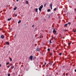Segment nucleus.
<instances>
[{"label": "nucleus", "mask_w": 76, "mask_h": 76, "mask_svg": "<svg viewBox=\"0 0 76 76\" xmlns=\"http://www.w3.org/2000/svg\"><path fill=\"white\" fill-rule=\"evenodd\" d=\"M1 38H2V39H3L4 38V35H2L1 36Z\"/></svg>", "instance_id": "4"}, {"label": "nucleus", "mask_w": 76, "mask_h": 76, "mask_svg": "<svg viewBox=\"0 0 76 76\" xmlns=\"http://www.w3.org/2000/svg\"><path fill=\"white\" fill-rule=\"evenodd\" d=\"M28 1H26V4H28Z\"/></svg>", "instance_id": "20"}, {"label": "nucleus", "mask_w": 76, "mask_h": 76, "mask_svg": "<svg viewBox=\"0 0 76 76\" xmlns=\"http://www.w3.org/2000/svg\"><path fill=\"white\" fill-rule=\"evenodd\" d=\"M67 25H68V24H66L65 25V26H67Z\"/></svg>", "instance_id": "17"}, {"label": "nucleus", "mask_w": 76, "mask_h": 76, "mask_svg": "<svg viewBox=\"0 0 76 76\" xmlns=\"http://www.w3.org/2000/svg\"><path fill=\"white\" fill-rule=\"evenodd\" d=\"M17 9V7H15V8H14L13 10H16Z\"/></svg>", "instance_id": "7"}, {"label": "nucleus", "mask_w": 76, "mask_h": 76, "mask_svg": "<svg viewBox=\"0 0 76 76\" xmlns=\"http://www.w3.org/2000/svg\"><path fill=\"white\" fill-rule=\"evenodd\" d=\"M49 42L50 44L52 43V42H51V40H50Z\"/></svg>", "instance_id": "21"}, {"label": "nucleus", "mask_w": 76, "mask_h": 76, "mask_svg": "<svg viewBox=\"0 0 76 76\" xmlns=\"http://www.w3.org/2000/svg\"><path fill=\"white\" fill-rule=\"evenodd\" d=\"M68 24H69V25H70V24H71V23L70 22H69L68 23Z\"/></svg>", "instance_id": "25"}, {"label": "nucleus", "mask_w": 76, "mask_h": 76, "mask_svg": "<svg viewBox=\"0 0 76 76\" xmlns=\"http://www.w3.org/2000/svg\"><path fill=\"white\" fill-rule=\"evenodd\" d=\"M17 15H17V14H15V17H16V16H17Z\"/></svg>", "instance_id": "29"}, {"label": "nucleus", "mask_w": 76, "mask_h": 76, "mask_svg": "<svg viewBox=\"0 0 76 76\" xmlns=\"http://www.w3.org/2000/svg\"><path fill=\"white\" fill-rule=\"evenodd\" d=\"M64 45H66L65 44H64Z\"/></svg>", "instance_id": "39"}, {"label": "nucleus", "mask_w": 76, "mask_h": 76, "mask_svg": "<svg viewBox=\"0 0 76 76\" xmlns=\"http://www.w3.org/2000/svg\"><path fill=\"white\" fill-rule=\"evenodd\" d=\"M30 59H31V61H32V60H33V56H31L30 57Z\"/></svg>", "instance_id": "3"}, {"label": "nucleus", "mask_w": 76, "mask_h": 76, "mask_svg": "<svg viewBox=\"0 0 76 76\" xmlns=\"http://www.w3.org/2000/svg\"><path fill=\"white\" fill-rule=\"evenodd\" d=\"M6 44H7V45H9V42H6Z\"/></svg>", "instance_id": "13"}, {"label": "nucleus", "mask_w": 76, "mask_h": 76, "mask_svg": "<svg viewBox=\"0 0 76 76\" xmlns=\"http://www.w3.org/2000/svg\"><path fill=\"white\" fill-rule=\"evenodd\" d=\"M10 76V74H8V76Z\"/></svg>", "instance_id": "26"}, {"label": "nucleus", "mask_w": 76, "mask_h": 76, "mask_svg": "<svg viewBox=\"0 0 76 76\" xmlns=\"http://www.w3.org/2000/svg\"><path fill=\"white\" fill-rule=\"evenodd\" d=\"M46 6H47V4L45 3L44 5V7H45Z\"/></svg>", "instance_id": "11"}, {"label": "nucleus", "mask_w": 76, "mask_h": 76, "mask_svg": "<svg viewBox=\"0 0 76 76\" xmlns=\"http://www.w3.org/2000/svg\"><path fill=\"white\" fill-rule=\"evenodd\" d=\"M74 10H75V12H76V9H74Z\"/></svg>", "instance_id": "35"}, {"label": "nucleus", "mask_w": 76, "mask_h": 76, "mask_svg": "<svg viewBox=\"0 0 76 76\" xmlns=\"http://www.w3.org/2000/svg\"><path fill=\"white\" fill-rule=\"evenodd\" d=\"M14 68V66H12L11 67V69H13Z\"/></svg>", "instance_id": "8"}, {"label": "nucleus", "mask_w": 76, "mask_h": 76, "mask_svg": "<svg viewBox=\"0 0 76 76\" xmlns=\"http://www.w3.org/2000/svg\"><path fill=\"white\" fill-rule=\"evenodd\" d=\"M63 39H64V37H62Z\"/></svg>", "instance_id": "41"}, {"label": "nucleus", "mask_w": 76, "mask_h": 76, "mask_svg": "<svg viewBox=\"0 0 76 76\" xmlns=\"http://www.w3.org/2000/svg\"><path fill=\"white\" fill-rule=\"evenodd\" d=\"M50 56H52V53H50Z\"/></svg>", "instance_id": "32"}, {"label": "nucleus", "mask_w": 76, "mask_h": 76, "mask_svg": "<svg viewBox=\"0 0 76 76\" xmlns=\"http://www.w3.org/2000/svg\"><path fill=\"white\" fill-rule=\"evenodd\" d=\"M10 61H12V58H10Z\"/></svg>", "instance_id": "19"}, {"label": "nucleus", "mask_w": 76, "mask_h": 76, "mask_svg": "<svg viewBox=\"0 0 76 76\" xmlns=\"http://www.w3.org/2000/svg\"><path fill=\"white\" fill-rule=\"evenodd\" d=\"M63 31H64V32H66V31H67V30H63Z\"/></svg>", "instance_id": "24"}, {"label": "nucleus", "mask_w": 76, "mask_h": 76, "mask_svg": "<svg viewBox=\"0 0 76 76\" xmlns=\"http://www.w3.org/2000/svg\"><path fill=\"white\" fill-rule=\"evenodd\" d=\"M10 64V63L9 62H7V64H6V65H8V64Z\"/></svg>", "instance_id": "22"}, {"label": "nucleus", "mask_w": 76, "mask_h": 76, "mask_svg": "<svg viewBox=\"0 0 76 76\" xmlns=\"http://www.w3.org/2000/svg\"><path fill=\"white\" fill-rule=\"evenodd\" d=\"M69 48H70V46H68Z\"/></svg>", "instance_id": "34"}, {"label": "nucleus", "mask_w": 76, "mask_h": 76, "mask_svg": "<svg viewBox=\"0 0 76 76\" xmlns=\"http://www.w3.org/2000/svg\"><path fill=\"white\" fill-rule=\"evenodd\" d=\"M50 8L51 10H52V7H50Z\"/></svg>", "instance_id": "31"}, {"label": "nucleus", "mask_w": 76, "mask_h": 76, "mask_svg": "<svg viewBox=\"0 0 76 76\" xmlns=\"http://www.w3.org/2000/svg\"><path fill=\"white\" fill-rule=\"evenodd\" d=\"M76 32V30L74 31V32Z\"/></svg>", "instance_id": "33"}, {"label": "nucleus", "mask_w": 76, "mask_h": 76, "mask_svg": "<svg viewBox=\"0 0 76 76\" xmlns=\"http://www.w3.org/2000/svg\"><path fill=\"white\" fill-rule=\"evenodd\" d=\"M12 18H9L7 20L8 21H10V20H12Z\"/></svg>", "instance_id": "6"}, {"label": "nucleus", "mask_w": 76, "mask_h": 76, "mask_svg": "<svg viewBox=\"0 0 76 76\" xmlns=\"http://www.w3.org/2000/svg\"><path fill=\"white\" fill-rule=\"evenodd\" d=\"M10 67V65H8V68H9Z\"/></svg>", "instance_id": "30"}, {"label": "nucleus", "mask_w": 76, "mask_h": 76, "mask_svg": "<svg viewBox=\"0 0 76 76\" xmlns=\"http://www.w3.org/2000/svg\"><path fill=\"white\" fill-rule=\"evenodd\" d=\"M42 7H43V5H42L39 8V10L40 12L41 11V10H42Z\"/></svg>", "instance_id": "1"}, {"label": "nucleus", "mask_w": 76, "mask_h": 76, "mask_svg": "<svg viewBox=\"0 0 76 76\" xmlns=\"http://www.w3.org/2000/svg\"><path fill=\"white\" fill-rule=\"evenodd\" d=\"M50 7H52V3H51L50 4Z\"/></svg>", "instance_id": "15"}, {"label": "nucleus", "mask_w": 76, "mask_h": 76, "mask_svg": "<svg viewBox=\"0 0 76 76\" xmlns=\"http://www.w3.org/2000/svg\"><path fill=\"white\" fill-rule=\"evenodd\" d=\"M57 10V8H55L54 9V11H56V10Z\"/></svg>", "instance_id": "9"}, {"label": "nucleus", "mask_w": 76, "mask_h": 76, "mask_svg": "<svg viewBox=\"0 0 76 76\" xmlns=\"http://www.w3.org/2000/svg\"><path fill=\"white\" fill-rule=\"evenodd\" d=\"M48 12H50V9H48Z\"/></svg>", "instance_id": "23"}, {"label": "nucleus", "mask_w": 76, "mask_h": 76, "mask_svg": "<svg viewBox=\"0 0 76 76\" xmlns=\"http://www.w3.org/2000/svg\"><path fill=\"white\" fill-rule=\"evenodd\" d=\"M37 28H35V31H37Z\"/></svg>", "instance_id": "28"}, {"label": "nucleus", "mask_w": 76, "mask_h": 76, "mask_svg": "<svg viewBox=\"0 0 76 76\" xmlns=\"http://www.w3.org/2000/svg\"><path fill=\"white\" fill-rule=\"evenodd\" d=\"M21 22V21L20 20L18 22V23H20Z\"/></svg>", "instance_id": "14"}, {"label": "nucleus", "mask_w": 76, "mask_h": 76, "mask_svg": "<svg viewBox=\"0 0 76 76\" xmlns=\"http://www.w3.org/2000/svg\"><path fill=\"white\" fill-rule=\"evenodd\" d=\"M53 33H56L57 32V31H56V29L55 28L53 29Z\"/></svg>", "instance_id": "2"}, {"label": "nucleus", "mask_w": 76, "mask_h": 76, "mask_svg": "<svg viewBox=\"0 0 76 76\" xmlns=\"http://www.w3.org/2000/svg\"><path fill=\"white\" fill-rule=\"evenodd\" d=\"M45 64H47V63H46V62H45V64L43 65V66L44 67H45Z\"/></svg>", "instance_id": "10"}, {"label": "nucleus", "mask_w": 76, "mask_h": 76, "mask_svg": "<svg viewBox=\"0 0 76 76\" xmlns=\"http://www.w3.org/2000/svg\"><path fill=\"white\" fill-rule=\"evenodd\" d=\"M1 64H0V67H1Z\"/></svg>", "instance_id": "37"}, {"label": "nucleus", "mask_w": 76, "mask_h": 76, "mask_svg": "<svg viewBox=\"0 0 76 76\" xmlns=\"http://www.w3.org/2000/svg\"><path fill=\"white\" fill-rule=\"evenodd\" d=\"M75 72H76V69H75Z\"/></svg>", "instance_id": "38"}, {"label": "nucleus", "mask_w": 76, "mask_h": 76, "mask_svg": "<svg viewBox=\"0 0 76 76\" xmlns=\"http://www.w3.org/2000/svg\"><path fill=\"white\" fill-rule=\"evenodd\" d=\"M16 1H19V0H16Z\"/></svg>", "instance_id": "40"}, {"label": "nucleus", "mask_w": 76, "mask_h": 76, "mask_svg": "<svg viewBox=\"0 0 76 76\" xmlns=\"http://www.w3.org/2000/svg\"><path fill=\"white\" fill-rule=\"evenodd\" d=\"M71 44V43L70 42H69L68 43V44L69 46Z\"/></svg>", "instance_id": "16"}, {"label": "nucleus", "mask_w": 76, "mask_h": 76, "mask_svg": "<svg viewBox=\"0 0 76 76\" xmlns=\"http://www.w3.org/2000/svg\"><path fill=\"white\" fill-rule=\"evenodd\" d=\"M34 25H33L32 26V27H34Z\"/></svg>", "instance_id": "36"}, {"label": "nucleus", "mask_w": 76, "mask_h": 76, "mask_svg": "<svg viewBox=\"0 0 76 76\" xmlns=\"http://www.w3.org/2000/svg\"><path fill=\"white\" fill-rule=\"evenodd\" d=\"M61 54H62V53H59V56H61Z\"/></svg>", "instance_id": "27"}, {"label": "nucleus", "mask_w": 76, "mask_h": 76, "mask_svg": "<svg viewBox=\"0 0 76 76\" xmlns=\"http://www.w3.org/2000/svg\"><path fill=\"white\" fill-rule=\"evenodd\" d=\"M40 48H37V51H40Z\"/></svg>", "instance_id": "5"}, {"label": "nucleus", "mask_w": 76, "mask_h": 76, "mask_svg": "<svg viewBox=\"0 0 76 76\" xmlns=\"http://www.w3.org/2000/svg\"><path fill=\"white\" fill-rule=\"evenodd\" d=\"M40 38H41V37H40Z\"/></svg>", "instance_id": "42"}, {"label": "nucleus", "mask_w": 76, "mask_h": 76, "mask_svg": "<svg viewBox=\"0 0 76 76\" xmlns=\"http://www.w3.org/2000/svg\"><path fill=\"white\" fill-rule=\"evenodd\" d=\"M38 11V8L36 9V12H37Z\"/></svg>", "instance_id": "12"}, {"label": "nucleus", "mask_w": 76, "mask_h": 76, "mask_svg": "<svg viewBox=\"0 0 76 76\" xmlns=\"http://www.w3.org/2000/svg\"><path fill=\"white\" fill-rule=\"evenodd\" d=\"M48 51H50V48H48Z\"/></svg>", "instance_id": "18"}]
</instances>
